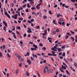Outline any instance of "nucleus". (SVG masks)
<instances>
[{"label":"nucleus","mask_w":77,"mask_h":77,"mask_svg":"<svg viewBox=\"0 0 77 77\" xmlns=\"http://www.w3.org/2000/svg\"><path fill=\"white\" fill-rule=\"evenodd\" d=\"M5 14V15H6L7 17L9 18H11V17H10V15L9 14H8V12H4Z\"/></svg>","instance_id":"obj_1"},{"label":"nucleus","mask_w":77,"mask_h":77,"mask_svg":"<svg viewBox=\"0 0 77 77\" xmlns=\"http://www.w3.org/2000/svg\"><path fill=\"white\" fill-rule=\"evenodd\" d=\"M41 5V3H39L38 5H37L36 6V8L37 9H40V5Z\"/></svg>","instance_id":"obj_2"},{"label":"nucleus","mask_w":77,"mask_h":77,"mask_svg":"<svg viewBox=\"0 0 77 77\" xmlns=\"http://www.w3.org/2000/svg\"><path fill=\"white\" fill-rule=\"evenodd\" d=\"M28 29H29V30H28L27 31V32L28 33H32V30H31V29L30 28H28Z\"/></svg>","instance_id":"obj_3"},{"label":"nucleus","mask_w":77,"mask_h":77,"mask_svg":"<svg viewBox=\"0 0 77 77\" xmlns=\"http://www.w3.org/2000/svg\"><path fill=\"white\" fill-rule=\"evenodd\" d=\"M3 24H4V25L5 27H7V26H8V25L7 24V23H6V22H5V21H3Z\"/></svg>","instance_id":"obj_4"},{"label":"nucleus","mask_w":77,"mask_h":77,"mask_svg":"<svg viewBox=\"0 0 77 77\" xmlns=\"http://www.w3.org/2000/svg\"><path fill=\"white\" fill-rule=\"evenodd\" d=\"M16 56L17 57H18V59L19 60H20V59L21 57V56L19 55H17Z\"/></svg>","instance_id":"obj_5"},{"label":"nucleus","mask_w":77,"mask_h":77,"mask_svg":"<svg viewBox=\"0 0 77 77\" xmlns=\"http://www.w3.org/2000/svg\"><path fill=\"white\" fill-rule=\"evenodd\" d=\"M33 47H34L35 48L37 49L38 48V46H37V45H35V44H33Z\"/></svg>","instance_id":"obj_6"},{"label":"nucleus","mask_w":77,"mask_h":77,"mask_svg":"<svg viewBox=\"0 0 77 77\" xmlns=\"http://www.w3.org/2000/svg\"><path fill=\"white\" fill-rule=\"evenodd\" d=\"M74 65L75 67L77 68V63L76 62H75L73 64Z\"/></svg>","instance_id":"obj_7"},{"label":"nucleus","mask_w":77,"mask_h":77,"mask_svg":"<svg viewBox=\"0 0 77 77\" xmlns=\"http://www.w3.org/2000/svg\"><path fill=\"white\" fill-rule=\"evenodd\" d=\"M53 23L55 25H57V23H56V20H53Z\"/></svg>","instance_id":"obj_8"},{"label":"nucleus","mask_w":77,"mask_h":77,"mask_svg":"<svg viewBox=\"0 0 77 77\" xmlns=\"http://www.w3.org/2000/svg\"><path fill=\"white\" fill-rule=\"evenodd\" d=\"M61 69H66V67L65 66H64L63 65H62V67H61Z\"/></svg>","instance_id":"obj_9"},{"label":"nucleus","mask_w":77,"mask_h":77,"mask_svg":"<svg viewBox=\"0 0 77 77\" xmlns=\"http://www.w3.org/2000/svg\"><path fill=\"white\" fill-rule=\"evenodd\" d=\"M17 16H18V14H15L14 15V18L15 20H17Z\"/></svg>","instance_id":"obj_10"},{"label":"nucleus","mask_w":77,"mask_h":77,"mask_svg":"<svg viewBox=\"0 0 77 77\" xmlns=\"http://www.w3.org/2000/svg\"><path fill=\"white\" fill-rule=\"evenodd\" d=\"M7 29V28H6V27L5 26H4L3 28V29L4 30V31H6Z\"/></svg>","instance_id":"obj_11"},{"label":"nucleus","mask_w":77,"mask_h":77,"mask_svg":"<svg viewBox=\"0 0 77 77\" xmlns=\"http://www.w3.org/2000/svg\"><path fill=\"white\" fill-rule=\"evenodd\" d=\"M27 7L28 8H30L31 7V6L30 5L29 3H28L27 5Z\"/></svg>","instance_id":"obj_12"},{"label":"nucleus","mask_w":77,"mask_h":77,"mask_svg":"<svg viewBox=\"0 0 77 77\" xmlns=\"http://www.w3.org/2000/svg\"><path fill=\"white\" fill-rule=\"evenodd\" d=\"M66 73L68 75H70V73H69V72H68V71L67 70H66Z\"/></svg>","instance_id":"obj_13"},{"label":"nucleus","mask_w":77,"mask_h":77,"mask_svg":"<svg viewBox=\"0 0 77 77\" xmlns=\"http://www.w3.org/2000/svg\"><path fill=\"white\" fill-rule=\"evenodd\" d=\"M57 50H58L59 52H60V51H61V48H58L57 49Z\"/></svg>","instance_id":"obj_14"},{"label":"nucleus","mask_w":77,"mask_h":77,"mask_svg":"<svg viewBox=\"0 0 77 77\" xmlns=\"http://www.w3.org/2000/svg\"><path fill=\"white\" fill-rule=\"evenodd\" d=\"M19 20H20V21H22L23 20V18H19Z\"/></svg>","instance_id":"obj_15"},{"label":"nucleus","mask_w":77,"mask_h":77,"mask_svg":"<svg viewBox=\"0 0 77 77\" xmlns=\"http://www.w3.org/2000/svg\"><path fill=\"white\" fill-rule=\"evenodd\" d=\"M47 72L48 74H50V70H49V69L47 70Z\"/></svg>","instance_id":"obj_16"},{"label":"nucleus","mask_w":77,"mask_h":77,"mask_svg":"<svg viewBox=\"0 0 77 77\" xmlns=\"http://www.w3.org/2000/svg\"><path fill=\"white\" fill-rule=\"evenodd\" d=\"M42 49L44 51H45L46 50V48L44 47L43 48H42Z\"/></svg>","instance_id":"obj_17"},{"label":"nucleus","mask_w":77,"mask_h":77,"mask_svg":"<svg viewBox=\"0 0 77 77\" xmlns=\"http://www.w3.org/2000/svg\"><path fill=\"white\" fill-rule=\"evenodd\" d=\"M26 75L27 76H29V73L28 72H27V73H26Z\"/></svg>","instance_id":"obj_18"},{"label":"nucleus","mask_w":77,"mask_h":77,"mask_svg":"<svg viewBox=\"0 0 77 77\" xmlns=\"http://www.w3.org/2000/svg\"><path fill=\"white\" fill-rule=\"evenodd\" d=\"M59 20L60 21H61V22H62L63 21V19H62V18L60 19Z\"/></svg>","instance_id":"obj_19"},{"label":"nucleus","mask_w":77,"mask_h":77,"mask_svg":"<svg viewBox=\"0 0 77 77\" xmlns=\"http://www.w3.org/2000/svg\"><path fill=\"white\" fill-rule=\"evenodd\" d=\"M48 12L49 14H50V15H52V14H53V13H51V11L50 10L48 11Z\"/></svg>","instance_id":"obj_20"},{"label":"nucleus","mask_w":77,"mask_h":77,"mask_svg":"<svg viewBox=\"0 0 77 77\" xmlns=\"http://www.w3.org/2000/svg\"><path fill=\"white\" fill-rule=\"evenodd\" d=\"M32 10H33L34 9H36V8L35 7H32L31 8Z\"/></svg>","instance_id":"obj_21"},{"label":"nucleus","mask_w":77,"mask_h":77,"mask_svg":"<svg viewBox=\"0 0 77 77\" xmlns=\"http://www.w3.org/2000/svg\"><path fill=\"white\" fill-rule=\"evenodd\" d=\"M35 28L36 29H39L40 27H39V26H36Z\"/></svg>","instance_id":"obj_22"},{"label":"nucleus","mask_w":77,"mask_h":77,"mask_svg":"<svg viewBox=\"0 0 77 77\" xmlns=\"http://www.w3.org/2000/svg\"><path fill=\"white\" fill-rule=\"evenodd\" d=\"M16 33H17V34H18V35H20V32L18 31H16Z\"/></svg>","instance_id":"obj_23"},{"label":"nucleus","mask_w":77,"mask_h":77,"mask_svg":"<svg viewBox=\"0 0 77 77\" xmlns=\"http://www.w3.org/2000/svg\"><path fill=\"white\" fill-rule=\"evenodd\" d=\"M68 38H69V36L68 35H66V36L65 37V38L66 39H68Z\"/></svg>","instance_id":"obj_24"},{"label":"nucleus","mask_w":77,"mask_h":77,"mask_svg":"<svg viewBox=\"0 0 77 77\" xmlns=\"http://www.w3.org/2000/svg\"><path fill=\"white\" fill-rule=\"evenodd\" d=\"M37 72V74H38V77H41V75H40L39 73H38V72Z\"/></svg>","instance_id":"obj_25"},{"label":"nucleus","mask_w":77,"mask_h":77,"mask_svg":"<svg viewBox=\"0 0 77 77\" xmlns=\"http://www.w3.org/2000/svg\"><path fill=\"white\" fill-rule=\"evenodd\" d=\"M52 33L53 34H56V32L55 31H53Z\"/></svg>","instance_id":"obj_26"},{"label":"nucleus","mask_w":77,"mask_h":77,"mask_svg":"<svg viewBox=\"0 0 77 77\" xmlns=\"http://www.w3.org/2000/svg\"><path fill=\"white\" fill-rule=\"evenodd\" d=\"M20 28H21V27H20V26H18L17 27V29H19V30H20Z\"/></svg>","instance_id":"obj_27"},{"label":"nucleus","mask_w":77,"mask_h":77,"mask_svg":"<svg viewBox=\"0 0 77 77\" xmlns=\"http://www.w3.org/2000/svg\"><path fill=\"white\" fill-rule=\"evenodd\" d=\"M7 56L8 57H9V58H11V56H10V55H9V54H7Z\"/></svg>","instance_id":"obj_28"},{"label":"nucleus","mask_w":77,"mask_h":77,"mask_svg":"<svg viewBox=\"0 0 77 77\" xmlns=\"http://www.w3.org/2000/svg\"><path fill=\"white\" fill-rule=\"evenodd\" d=\"M19 66L20 67H21L22 66V63H20L19 64Z\"/></svg>","instance_id":"obj_29"},{"label":"nucleus","mask_w":77,"mask_h":77,"mask_svg":"<svg viewBox=\"0 0 77 77\" xmlns=\"http://www.w3.org/2000/svg\"><path fill=\"white\" fill-rule=\"evenodd\" d=\"M62 52H60L58 53V55L59 56H61V55H62Z\"/></svg>","instance_id":"obj_30"},{"label":"nucleus","mask_w":77,"mask_h":77,"mask_svg":"<svg viewBox=\"0 0 77 77\" xmlns=\"http://www.w3.org/2000/svg\"><path fill=\"white\" fill-rule=\"evenodd\" d=\"M39 45H40L41 47H42L43 46V44H42V43H40L39 44Z\"/></svg>","instance_id":"obj_31"},{"label":"nucleus","mask_w":77,"mask_h":77,"mask_svg":"<svg viewBox=\"0 0 77 77\" xmlns=\"http://www.w3.org/2000/svg\"><path fill=\"white\" fill-rule=\"evenodd\" d=\"M70 38H71L73 40V41H74V38L73 37H71Z\"/></svg>","instance_id":"obj_32"},{"label":"nucleus","mask_w":77,"mask_h":77,"mask_svg":"<svg viewBox=\"0 0 77 77\" xmlns=\"http://www.w3.org/2000/svg\"><path fill=\"white\" fill-rule=\"evenodd\" d=\"M12 27L14 28L13 29H12V30L14 31L15 30V28L14 27V26H12Z\"/></svg>","instance_id":"obj_33"},{"label":"nucleus","mask_w":77,"mask_h":77,"mask_svg":"<svg viewBox=\"0 0 77 77\" xmlns=\"http://www.w3.org/2000/svg\"><path fill=\"white\" fill-rule=\"evenodd\" d=\"M0 57H2V52H0Z\"/></svg>","instance_id":"obj_34"},{"label":"nucleus","mask_w":77,"mask_h":77,"mask_svg":"<svg viewBox=\"0 0 77 77\" xmlns=\"http://www.w3.org/2000/svg\"><path fill=\"white\" fill-rule=\"evenodd\" d=\"M64 61H65V62L66 63H68V61L66 60V59H65V58H64Z\"/></svg>","instance_id":"obj_35"},{"label":"nucleus","mask_w":77,"mask_h":77,"mask_svg":"<svg viewBox=\"0 0 77 77\" xmlns=\"http://www.w3.org/2000/svg\"><path fill=\"white\" fill-rule=\"evenodd\" d=\"M46 71L45 70V69H44V73L45 74V73H46Z\"/></svg>","instance_id":"obj_36"},{"label":"nucleus","mask_w":77,"mask_h":77,"mask_svg":"<svg viewBox=\"0 0 77 77\" xmlns=\"http://www.w3.org/2000/svg\"><path fill=\"white\" fill-rule=\"evenodd\" d=\"M26 36H27V34H26V33H25L24 34V35H23L24 37H26Z\"/></svg>","instance_id":"obj_37"},{"label":"nucleus","mask_w":77,"mask_h":77,"mask_svg":"<svg viewBox=\"0 0 77 77\" xmlns=\"http://www.w3.org/2000/svg\"><path fill=\"white\" fill-rule=\"evenodd\" d=\"M50 39H52V38L50 37H48V40H50Z\"/></svg>","instance_id":"obj_38"},{"label":"nucleus","mask_w":77,"mask_h":77,"mask_svg":"<svg viewBox=\"0 0 77 77\" xmlns=\"http://www.w3.org/2000/svg\"><path fill=\"white\" fill-rule=\"evenodd\" d=\"M7 51L8 53H10L11 52V50L9 49H8L7 50Z\"/></svg>","instance_id":"obj_39"},{"label":"nucleus","mask_w":77,"mask_h":77,"mask_svg":"<svg viewBox=\"0 0 77 77\" xmlns=\"http://www.w3.org/2000/svg\"><path fill=\"white\" fill-rule=\"evenodd\" d=\"M56 32H59V30L58 29H57L56 30Z\"/></svg>","instance_id":"obj_40"},{"label":"nucleus","mask_w":77,"mask_h":77,"mask_svg":"<svg viewBox=\"0 0 77 77\" xmlns=\"http://www.w3.org/2000/svg\"><path fill=\"white\" fill-rule=\"evenodd\" d=\"M70 32H71V33H72V34H73V35H74V32L73 31H70Z\"/></svg>","instance_id":"obj_41"},{"label":"nucleus","mask_w":77,"mask_h":77,"mask_svg":"<svg viewBox=\"0 0 77 77\" xmlns=\"http://www.w3.org/2000/svg\"><path fill=\"white\" fill-rule=\"evenodd\" d=\"M65 56V53L64 52L62 54V56Z\"/></svg>","instance_id":"obj_42"},{"label":"nucleus","mask_w":77,"mask_h":77,"mask_svg":"<svg viewBox=\"0 0 77 77\" xmlns=\"http://www.w3.org/2000/svg\"><path fill=\"white\" fill-rule=\"evenodd\" d=\"M58 23H59V24H60V25H62V22H58Z\"/></svg>","instance_id":"obj_43"},{"label":"nucleus","mask_w":77,"mask_h":77,"mask_svg":"<svg viewBox=\"0 0 77 77\" xmlns=\"http://www.w3.org/2000/svg\"><path fill=\"white\" fill-rule=\"evenodd\" d=\"M59 16H60V14L57 15V18H59Z\"/></svg>","instance_id":"obj_44"},{"label":"nucleus","mask_w":77,"mask_h":77,"mask_svg":"<svg viewBox=\"0 0 77 77\" xmlns=\"http://www.w3.org/2000/svg\"><path fill=\"white\" fill-rule=\"evenodd\" d=\"M58 74H59V72L57 71L56 73V75H58Z\"/></svg>","instance_id":"obj_45"},{"label":"nucleus","mask_w":77,"mask_h":77,"mask_svg":"<svg viewBox=\"0 0 77 77\" xmlns=\"http://www.w3.org/2000/svg\"><path fill=\"white\" fill-rule=\"evenodd\" d=\"M14 38H15V39H17V36L15 35H14Z\"/></svg>","instance_id":"obj_46"},{"label":"nucleus","mask_w":77,"mask_h":77,"mask_svg":"<svg viewBox=\"0 0 77 77\" xmlns=\"http://www.w3.org/2000/svg\"><path fill=\"white\" fill-rule=\"evenodd\" d=\"M25 11L26 12H29V10H28V9H26Z\"/></svg>","instance_id":"obj_47"},{"label":"nucleus","mask_w":77,"mask_h":77,"mask_svg":"<svg viewBox=\"0 0 77 77\" xmlns=\"http://www.w3.org/2000/svg\"><path fill=\"white\" fill-rule=\"evenodd\" d=\"M34 21V19H32L31 20V22H32Z\"/></svg>","instance_id":"obj_48"},{"label":"nucleus","mask_w":77,"mask_h":77,"mask_svg":"<svg viewBox=\"0 0 77 77\" xmlns=\"http://www.w3.org/2000/svg\"><path fill=\"white\" fill-rule=\"evenodd\" d=\"M11 6L12 7H14V3H12L11 4Z\"/></svg>","instance_id":"obj_49"},{"label":"nucleus","mask_w":77,"mask_h":77,"mask_svg":"<svg viewBox=\"0 0 77 77\" xmlns=\"http://www.w3.org/2000/svg\"><path fill=\"white\" fill-rule=\"evenodd\" d=\"M46 33H43L42 35H43V36H45V35H46Z\"/></svg>","instance_id":"obj_50"},{"label":"nucleus","mask_w":77,"mask_h":77,"mask_svg":"<svg viewBox=\"0 0 77 77\" xmlns=\"http://www.w3.org/2000/svg\"><path fill=\"white\" fill-rule=\"evenodd\" d=\"M60 69L61 72H64V71L62 70V69H61V68H60Z\"/></svg>","instance_id":"obj_51"},{"label":"nucleus","mask_w":77,"mask_h":77,"mask_svg":"<svg viewBox=\"0 0 77 77\" xmlns=\"http://www.w3.org/2000/svg\"><path fill=\"white\" fill-rule=\"evenodd\" d=\"M52 54H51L50 53H49L48 54V56H52Z\"/></svg>","instance_id":"obj_52"},{"label":"nucleus","mask_w":77,"mask_h":77,"mask_svg":"<svg viewBox=\"0 0 77 77\" xmlns=\"http://www.w3.org/2000/svg\"><path fill=\"white\" fill-rule=\"evenodd\" d=\"M47 18V17L46 16H45L43 17V18Z\"/></svg>","instance_id":"obj_53"},{"label":"nucleus","mask_w":77,"mask_h":77,"mask_svg":"<svg viewBox=\"0 0 77 77\" xmlns=\"http://www.w3.org/2000/svg\"><path fill=\"white\" fill-rule=\"evenodd\" d=\"M8 32L9 33H12V31H11V30H9Z\"/></svg>","instance_id":"obj_54"},{"label":"nucleus","mask_w":77,"mask_h":77,"mask_svg":"<svg viewBox=\"0 0 77 77\" xmlns=\"http://www.w3.org/2000/svg\"><path fill=\"white\" fill-rule=\"evenodd\" d=\"M66 5V4H63L62 5V6L63 7V6H65Z\"/></svg>","instance_id":"obj_55"},{"label":"nucleus","mask_w":77,"mask_h":77,"mask_svg":"<svg viewBox=\"0 0 77 77\" xmlns=\"http://www.w3.org/2000/svg\"><path fill=\"white\" fill-rule=\"evenodd\" d=\"M52 54H55V52H54V51H52Z\"/></svg>","instance_id":"obj_56"},{"label":"nucleus","mask_w":77,"mask_h":77,"mask_svg":"<svg viewBox=\"0 0 77 77\" xmlns=\"http://www.w3.org/2000/svg\"><path fill=\"white\" fill-rule=\"evenodd\" d=\"M65 45L62 46V47H61V48H65Z\"/></svg>","instance_id":"obj_57"},{"label":"nucleus","mask_w":77,"mask_h":77,"mask_svg":"<svg viewBox=\"0 0 77 77\" xmlns=\"http://www.w3.org/2000/svg\"><path fill=\"white\" fill-rule=\"evenodd\" d=\"M71 1L73 3H74L75 2V0H71Z\"/></svg>","instance_id":"obj_58"},{"label":"nucleus","mask_w":77,"mask_h":77,"mask_svg":"<svg viewBox=\"0 0 77 77\" xmlns=\"http://www.w3.org/2000/svg\"><path fill=\"white\" fill-rule=\"evenodd\" d=\"M44 32H45V33H46L47 34V30H45L44 31Z\"/></svg>","instance_id":"obj_59"},{"label":"nucleus","mask_w":77,"mask_h":77,"mask_svg":"<svg viewBox=\"0 0 77 77\" xmlns=\"http://www.w3.org/2000/svg\"><path fill=\"white\" fill-rule=\"evenodd\" d=\"M57 5H55L54 7V8H56V7H57Z\"/></svg>","instance_id":"obj_60"},{"label":"nucleus","mask_w":77,"mask_h":77,"mask_svg":"<svg viewBox=\"0 0 77 77\" xmlns=\"http://www.w3.org/2000/svg\"><path fill=\"white\" fill-rule=\"evenodd\" d=\"M64 24H65V22H63L62 23V25L63 26H64Z\"/></svg>","instance_id":"obj_61"},{"label":"nucleus","mask_w":77,"mask_h":77,"mask_svg":"<svg viewBox=\"0 0 77 77\" xmlns=\"http://www.w3.org/2000/svg\"><path fill=\"white\" fill-rule=\"evenodd\" d=\"M60 58L61 59H63V57L60 56Z\"/></svg>","instance_id":"obj_62"},{"label":"nucleus","mask_w":77,"mask_h":77,"mask_svg":"<svg viewBox=\"0 0 77 77\" xmlns=\"http://www.w3.org/2000/svg\"><path fill=\"white\" fill-rule=\"evenodd\" d=\"M26 6V5H25L23 6V8H25Z\"/></svg>","instance_id":"obj_63"},{"label":"nucleus","mask_w":77,"mask_h":77,"mask_svg":"<svg viewBox=\"0 0 77 77\" xmlns=\"http://www.w3.org/2000/svg\"><path fill=\"white\" fill-rule=\"evenodd\" d=\"M62 74H61L60 75V76L59 77H62Z\"/></svg>","instance_id":"obj_64"}]
</instances>
